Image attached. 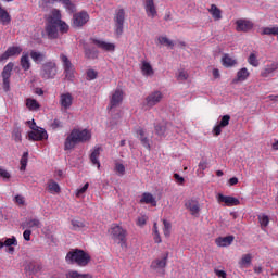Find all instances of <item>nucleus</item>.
<instances>
[{
    "label": "nucleus",
    "instance_id": "obj_1",
    "mask_svg": "<svg viewBox=\"0 0 278 278\" xmlns=\"http://www.w3.org/2000/svg\"><path fill=\"white\" fill-rule=\"evenodd\" d=\"M90 138H92V132L89 129L74 128L65 140V151L75 149V144L80 142H88Z\"/></svg>",
    "mask_w": 278,
    "mask_h": 278
},
{
    "label": "nucleus",
    "instance_id": "obj_2",
    "mask_svg": "<svg viewBox=\"0 0 278 278\" xmlns=\"http://www.w3.org/2000/svg\"><path fill=\"white\" fill-rule=\"evenodd\" d=\"M65 260L67 264H77L84 267L90 264V254L86 253L84 250H75L68 252Z\"/></svg>",
    "mask_w": 278,
    "mask_h": 278
},
{
    "label": "nucleus",
    "instance_id": "obj_3",
    "mask_svg": "<svg viewBox=\"0 0 278 278\" xmlns=\"http://www.w3.org/2000/svg\"><path fill=\"white\" fill-rule=\"evenodd\" d=\"M109 233H111L112 240L117 242L122 249H127V230L118 225L111 226Z\"/></svg>",
    "mask_w": 278,
    "mask_h": 278
},
{
    "label": "nucleus",
    "instance_id": "obj_4",
    "mask_svg": "<svg viewBox=\"0 0 278 278\" xmlns=\"http://www.w3.org/2000/svg\"><path fill=\"white\" fill-rule=\"evenodd\" d=\"M31 131L28 132V140H33L35 142H40V140H47L49 138V134L45 128H40L36 125L34 119L26 122Z\"/></svg>",
    "mask_w": 278,
    "mask_h": 278
},
{
    "label": "nucleus",
    "instance_id": "obj_5",
    "mask_svg": "<svg viewBox=\"0 0 278 278\" xmlns=\"http://www.w3.org/2000/svg\"><path fill=\"white\" fill-rule=\"evenodd\" d=\"M123 99H125V92H123V89H115L110 94V102L108 105L109 112H114L116 108H119V105L123 104Z\"/></svg>",
    "mask_w": 278,
    "mask_h": 278
},
{
    "label": "nucleus",
    "instance_id": "obj_6",
    "mask_svg": "<svg viewBox=\"0 0 278 278\" xmlns=\"http://www.w3.org/2000/svg\"><path fill=\"white\" fill-rule=\"evenodd\" d=\"M166 266H168V252H165L161 257L152 261L150 268L154 270V273L166 275Z\"/></svg>",
    "mask_w": 278,
    "mask_h": 278
},
{
    "label": "nucleus",
    "instance_id": "obj_7",
    "mask_svg": "<svg viewBox=\"0 0 278 278\" xmlns=\"http://www.w3.org/2000/svg\"><path fill=\"white\" fill-rule=\"evenodd\" d=\"M114 31L116 36H123L125 27V9H117L115 11L114 17Z\"/></svg>",
    "mask_w": 278,
    "mask_h": 278
},
{
    "label": "nucleus",
    "instance_id": "obj_8",
    "mask_svg": "<svg viewBox=\"0 0 278 278\" xmlns=\"http://www.w3.org/2000/svg\"><path fill=\"white\" fill-rule=\"evenodd\" d=\"M58 21H60L59 17L55 18L52 12L46 26V33L51 40L58 38Z\"/></svg>",
    "mask_w": 278,
    "mask_h": 278
},
{
    "label": "nucleus",
    "instance_id": "obj_9",
    "mask_svg": "<svg viewBox=\"0 0 278 278\" xmlns=\"http://www.w3.org/2000/svg\"><path fill=\"white\" fill-rule=\"evenodd\" d=\"M90 41L91 45H94L96 47H98V49L106 51L108 53H114V51H116V45H114L113 42H108L104 39L97 37L91 38Z\"/></svg>",
    "mask_w": 278,
    "mask_h": 278
},
{
    "label": "nucleus",
    "instance_id": "obj_10",
    "mask_svg": "<svg viewBox=\"0 0 278 278\" xmlns=\"http://www.w3.org/2000/svg\"><path fill=\"white\" fill-rule=\"evenodd\" d=\"M216 199L219 205L224 204L226 207H235L236 205H240V200L231 195H225L223 193H218L216 195Z\"/></svg>",
    "mask_w": 278,
    "mask_h": 278
},
{
    "label": "nucleus",
    "instance_id": "obj_11",
    "mask_svg": "<svg viewBox=\"0 0 278 278\" xmlns=\"http://www.w3.org/2000/svg\"><path fill=\"white\" fill-rule=\"evenodd\" d=\"M21 53H23L21 46L9 47L5 52L1 54L0 62H5V60H10V58H18Z\"/></svg>",
    "mask_w": 278,
    "mask_h": 278
},
{
    "label": "nucleus",
    "instance_id": "obj_12",
    "mask_svg": "<svg viewBox=\"0 0 278 278\" xmlns=\"http://www.w3.org/2000/svg\"><path fill=\"white\" fill-rule=\"evenodd\" d=\"M73 93L71 92H63L59 97V105H61V110H71L73 108Z\"/></svg>",
    "mask_w": 278,
    "mask_h": 278
},
{
    "label": "nucleus",
    "instance_id": "obj_13",
    "mask_svg": "<svg viewBox=\"0 0 278 278\" xmlns=\"http://www.w3.org/2000/svg\"><path fill=\"white\" fill-rule=\"evenodd\" d=\"M90 21V15L86 11H81L79 13H75L73 15V26L74 27H84L86 23Z\"/></svg>",
    "mask_w": 278,
    "mask_h": 278
},
{
    "label": "nucleus",
    "instance_id": "obj_14",
    "mask_svg": "<svg viewBox=\"0 0 278 278\" xmlns=\"http://www.w3.org/2000/svg\"><path fill=\"white\" fill-rule=\"evenodd\" d=\"M164 99V94L161 91H153L146 98L147 108H155Z\"/></svg>",
    "mask_w": 278,
    "mask_h": 278
},
{
    "label": "nucleus",
    "instance_id": "obj_15",
    "mask_svg": "<svg viewBox=\"0 0 278 278\" xmlns=\"http://www.w3.org/2000/svg\"><path fill=\"white\" fill-rule=\"evenodd\" d=\"M143 8L148 18H155V16H157L155 0H143Z\"/></svg>",
    "mask_w": 278,
    "mask_h": 278
},
{
    "label": "nucleus",
    "instance_id": "obj_16",
    "mask_svg": "<svg viewBox=\"0 0 278 278\" xmlns=\"http://www.w3.org/2000/svg\"><path fill=\"white\" fill-rule=\"evenodd\" d=\"M186 210L190 211L191 216L199 218V213L201 212V206L199 205V201L194 199L187 200L185 202Z\"/></svg>",
    "mask_w": 278,
    "mask_h": 278
},
{
    "label": "nucleus",
    "instance_id": "obj_17",
    "mask_svg": "<svg viewBox=\"0 0 278 278\" xmlns=\"http://www.w3.org/2000/svg\"><path fill=\"white\" fill-rule=\"evenodd\" d=\"M231 121L230 115H223L220 117V121L218 124H216L213 128L214 136H220L223 134V129L229 125V122Z\"/></svg>",
    "mask_w": 278,
    "mask_h": 278
},
{
    "label": "nucleus",
    "instance_id": "obj_18",
    "mask_svg": "<svg viewBox=\"0 0 278 278\" xmlns=\"http://www.w3.org/2000/svg\"><path fill=\"white\" fill-rule=\"evenodd\" d=\"M139 203L141 205H151V207H157V199L151 192L142 193Z\"/></svg>",
    "mask_w": 278,
    "mask_h": 278
},
{
    "label": "nucleus",
    "instance_id": "obj_19",
    "mask_svg": "<svg viewBox=\"0 0 278 278\" xmlns=\"http://www.w3.org/2000/svg\"><path fill=\"white\" fill-rule=\"evenodd\" d=\"M52 14L54 18H59V21H56V27H59L61 34L68 33L70 26L68 24H66V22L62 21V14L60 13V10L58 9L52 10Z\"/></svg>",
    "mask_w": 278,
    "mask_h": 278
},
{
    "label": "nucleus",
    "instance_id": "obj_20",
    "mask_svg": "<svg viewBox=\"0 0 278 278\" xmlns=\"http://www.w3.org/2000/svg\"><path fill=\"white\" fill-rule=\"evenodd\" d=\"M237 31H251L253 29V22L251 20L240 18L236 21Z\"/></svg>",
    "mask_w": 278,
    "mask_h": 278
},
{
    "label": "nucleus",
    "instance_id": "obj_21",
    "mask_svg": "<svg viewBox=\"0 0 278 278\" xmlns=\"http://www.w3.org/2000/svg\"><path fill=\"white\" fill-rule=\"evenodd\" d=\"M222 64L223 66H225V68H232V66H236V64H238V59L229 53H225L222 56Z\"/></svg>",
    "mask_w": 278,
    "mask_h": 278
},
{
    "label": "nucleus",
    "instance_id": "obj_22",
    "mask_svg": "<svg viewBox=\"0 0 278 278\" xmlns=\"http://www.w3.org/2000/svg\"><path fill=\"white\" fill-rule=\"evenodd\" d=\"M42 227V224L40 223V219L38 218H27L23 223V228L24 229H40Z\"/></svg>",
    "mask_w": 278,
    "mask_h": 278
},
{
    "label": "nucleus",
    "instance_id": "obj_23",
    "mask_svg": "<svg viewBox=\"0 0 278 278\" xmlns=\"http://www.w3.org/2000/svg\"><path fill=\"white\" fill-rule=\"evenodd\" d=\"M137 137L139 140H141V144L146 148L151 150V144L149 143V139L147 138V131H144V128H138L136 130Z\"/></svg>",
    "mask_w": 278,
    "mask_h": 278
},
{
    "label": "nucleus",
    "instance_id": "obj_24",
    "mask_svg": "<svg viewBox=\"0 0 278 278\" xmlns=\"http://www.w3.org/2000/svg\"><path fill=\"white\" fill-rule=\"evenodd\" d=\"M253 262V255L251 253L243 254L238 262L239 268H249Z\"/></svg>",
    "mask_w": 278,
    "mask_h": 278
},
{
    "label": "nucleus",
    "instance_id": "obj_25",
    "mask_svg": "<svg viewBox=\"0 0 278 278\" xmlns=\"http://www.w3.org/2000/svg\"><path fill=\"white\" fill-rule=\"evenodd\" d=\"M25 105L29 112H38L40 110V102L34 98H26Z\"/></svg>",
    "mask_w": 278,
    "mask_h": 278
},
{
    "label": "nucleus",
    "instance_id": "obj_26",
    "mask_svg": "<svg viewBox=\"0 0 278 278\" xmlns=\"http://www.w3.org/2000/svg\"><path fill=\"white\" fill-rule=\"evenodd\" d=\"M211 14L213 21H222L223 20V10L218 9L216 4H211L207 10Z\"/></svg>",
    "mask_w": 278,
    "mask_h": 278
},
{
    "label": "nucleus",
    "instance_id": "obj_27",
    "mask_svg": "<svg viewBox=\"0 0 278 278\" xmlns=\"http://www.w3.org/2000/svg\"><path fill=\"white\" fill-rule=\"evenodd\" d=\"M101 155V148L96 147L90 155V161L93 166H97V168H101V162H99V156Z\"/></svg>",
    "mask_w": 278,
    "mask_h": 278
},
{
    "label": "nucleus",
    "instance_id": "obj_28",
    "mask_svg": "<svg viewBox=\"0 0 278 278\" xmlns=\"http://www.w3.org/2000/svg\"><path fill=\"white\" fill-rule=\"evenodd\" d=\"M155 42H156V45H161L163 47H168L169 49H174V47H175V42H173V40H170L166 36H159L155 39Z\"/></svg>",
    "mask_w": 278,
    "mask_h": 278
},
{
    "label": "nucleus",
    "instance_id": "obj_29",
    "mask_svg": "<svg viewBox=\"0 0 278 278\" xmlns=\"http://www.w3.org/2000/svg\"><path fill=\"white\" fill-rule=\"evenodd\" d=\"M233 243V236L219 237L215 240V244L218 247H231Z\"/></svg>",
    "mask_w": 278,
    "mask_h": 278
},
{
    "label": "nucleus",
    "instance_id": "obj_30",
    "mask_svg": "<svg viewBox=\"0 0 278 278\" xmlns=\"http://www.w3.org/2000/svg\"><path fill=\"white\" fill-rule=\"evenodd\" d=\"M48 3H55V1H59L60 3H63L65 10L70 12V14H73L75 12V4L71 2V0H46Z\"/></svg>",
    "mask_w": 278,
    "mask_h": 278
},
{
    "label": "nucleus",
    "instance_id": "obj_31",
    "mask_svg": "<svg viewBox=\"0 0 278 278\" xmlns=\"http://www.w3.org/2000/svg\"><path fill=\"white\" fill-rule=\"evenodd\" d=\"M10 77H12V74L10 71L2 72V79H3L2 88L4 92H10Z\"/></svg>",
    "mask_w": 278,
    "mask_h": 278
},
{
    "label": "nucleus",
    "instance_id": "obj_32",
    "mask_svg": "<svg viewBox=\"0 0 278 278\" xmlns=\"http://www.w3.org/2000/svg\"><path fill=\"white\" fill-rule=\"evenodd\" d=\"M12 22V17L10 16V13L3 7L0 9V23L1 25H10Z\"/></svg>",
    "mask_w": 278,
    "mask_h": 278
},
{
    "label": "nucleus",
    "instance_id": "obj_33",
    "mask_svg": "<svg viewBox=\"0 0 278 278\" xmlns=\"http://www.w3.org/2000/svg\"><path fill=\"white\" fill-rule=\"evenodd\" d=\"M262 36H277L278 37V26L263 27L261 29Z\"/></svg>",
    "mask_w": 278,
    "mask_h": 278
},
{
    "label": "nucleus",
    "instance_id": "obj_34",
    "mask_svg": "<svg viewBox=\"0 0 278 278\" xmlns=\"http://www.w3.org/2000/svg\"><path fill=\"white\" fill-rule=\"evenodd\" d=\"M48 190H49L50 194H60V192H61L60 185L58 182H55V180L48 181Z\"/></svg>",
    "mask_w": 278,
    "mask_h": 278
},
{
    "label": "nucleus",
    "instance_id": "obj_35",
    "mask_svg": "<svg viewBox=\"0 0 278 278\" xmlns=\"http://www.w3.org/2000/svg\"><path fill=\"white\" fill-rule=\"evenodd\" d=\"M248 78H249V72L239 71L237 73V77L232 80V84H240L242 81H247Z\"/></svg>",
    "mask_w": 278,
    "mask_h": 278
},
{
    "label": "nucleus",
    "instance_id": "obj_36",
    "mask_svg": "<svg viewBox=\"0 0 278 278\" xmlns=\"http://www.w3.org/2000/svg\"><path fill=\"white\" fill-rule=\"evenodd\" d=\"M207 170V161H201L198 165L197 175L199 177H205V172Z\"/></svg>",
    "mask_w": 278,
    "mask_h": 278
},
{
    "label": "nucleus",
    "instance_id": "obj_37",
    "mask_svg": "<svg viewBox=\"0 0 278 278\" xmlns=\"http://www.w3.org/2000/svg\"><path fill=\"white\" fill-rule=\"evenodd\" d=\"M21 66L24 71H29L31 64L29 63V54L24 53L21 58Z\"/></svg>",
    "mask_w": 278,
    "mask_h": 278
},
{
    "label": "nucleus",
    "instance_id": "obj_38",
    "mask_svg": "<svg viewBox=\"0 0 278 278\" xmlns=\"http://www.w3.org/2000/svg\"><path fill=\"white\" fill-rule=\"evenodd\" d=\"M88 188H90V184L86 182L83 187L78 188V189L75 191V197H76L77 199L84 198V194H86Z\"/></svg>",
    "mask_w": 278,
    "mask_h": 278
},
{
    "label": "nucleus",
    "instance_id": "obj_39",
    "mask_svg": "<svg viewBox=\"0 0 278 278\" xmlns=\"http://www.w3.org/2000/svg\"><path fill=\"white\" fill-rule=\"evenodd\" d=\"M258 222H260L262 229H266V227H268V225L270 223V218H268V215L262 214V215H258Z\"/></svg>",
    "mask_w": 278,
    "mask_h": 278
},
{
    "label": "nucleus",
    "instance_id": "obj_40",
    "mask_svg": "<svg viewBox=\"0 0 278 278\" xmlns=\"http://www.w3.org/2000/svg\"><path fill=\"white\" fill-rule=\"evenodd\" d=\"M60 58L63 64V68H65V71H71L73 68V63H71L68 56H66L65 54H61Z\"/></svg>",
    "mask_w": 278,
    "mask_h": 278
},
{
    "label": "nucleus",
    "instance_id": "obj_41",
    "mask_svg": "<svg viewBox=\"0 0 278 278\" xmlns=\"http://www.w3.org/2000/svg\"><path fill=\"white\" fill-rule=\"evenodd\" d=\"M29 161V152H24L22 157H21V161H20V164H21V167L20 169L21 170H26L27 168V162Z\"/></svg>",
    "mask_w": 278,
    "mask_h": 278
},
{
    "label": "nucleus",
    "instance_id": "obj_42",
    "mask_svg": "<svg viewBox=\"0 0 278 278\" xmlns=\"http://www.w3.org/2000/svg\"><path fill=\"white\" fill-rule=\"evenodd\" d=\"M163 225H164L163 233L165 238H170V229H173V225L170 224V222L166 219L163 220Z\"/></svg>",
    "mask_w": 278,
    "mask_h": 278
},
{
    "label": "nucleus",
    "instance_id": "obj_43",
    "mask_svg": "<svg viewBox=\"0 0 278 278\" xmlns=\"http://www.w3.org/2000/svg\"><path fill=\"white\" fill-rule=\"evenodd\" d=\"M4 247H18V240H16V237L5 238L3 239Z\"/></svg>",
    "mask_w": 278,
    "mask_h": 278
},
{
    "label": "nucleus",
    "instance_id": "obj_44",
    "mask_svg": "<svg viewBox=\"0 0 278 278\" xmlns=\"http://www.w3.org/2000/svg\"><path fill=\"white\" fill-rule=\"evenodd\" d=\"M72 227H73V229H75V231H81V229H84V227H86V223H84L81 220L73 219Z\"/></svg>",
    "mask_w": 278,
    "mask_h": 278
},
{
    "label": "nucleus",
    "instance_id": "obj_45",
    "mask_svg": "<svg viewBox=\"0 0 278 278\" xmlns=\"http://www.w3.org/2000/svg\"><path fill=\"white\" fill-rule=\"evenodd\" d=\"M114 170L119 177H123L125 175V165L121 162H115Z\"/></svg>",
    "mask_w": 278,
    "mask_h": 278
},
{
    "label": "nucleus",
    "instance_id": "obj_46",
    "mask_svg": "<svg viewBox=\"0 0 278 278\" xmlns=\"http://www.w3.org/2000/svg\"><path fill=\"white\" fill-rule=\"evenodd\" d=\"M30 58L34 62H42L45 60V54L37 52V51H31L30 52Z\"/></svg>",
    "mask_w": 278,
    "mask_h": 278
},
{
    "label": "nucleus",
    "instance_id": "obj_47",
    "mask_svg": "<svg viewBox=\"0 0 278 278\" xmlns=\"http://www.w3.org/2000/svg\"><path fill=\"white\" fill-rule=\"evenodd\" d=\"M147 220H149V216H147L146 214H141L137 217L136 225L138 227H144V225H147Z\"/></svg>",
    "mask_w": 278,
    "mask_h": 278
},
{
    "label": "nucleus",
    "instance_id": "obj_48",
    "mask_svg": "<svg viewBox=\"0 0 278 278\" xmlns=\"http://www.w3.org/2000/svg\"><path fill=\"white\" fill-rule=\"evenodd\" d=\"M12 138L15 140V142H22L23 136H22V130L21 128H14L12 132Z\"/></svg>",
    "mask_w": 278,
    "mask_h": 278
},
{
    "label": "nucleus",
    "instance_id": "obj_49",
    "mask_svg": "<svg viewBox=\"0 0 278 278\" xmlns=\"http://www.w3.org/2000/svg\"><path fill=\"white\" fill-rule=\"evenodd\" d=\"M0 177L3 179V181H10V179H12V174H10L8 169L0 167Z\"/></svg>",
    "mask_w": 278,
    "mask_h": 278
},
{
    "label": "nucleus",
    "instance_id": "obj_50",
    "mask_svg": "<svg viewBox=\"0 0 278 278\" xmlns=\"http://www.w3.org/2000/svg\"><path fill=\"white\" fill-rule=\"evenodd\" d=\"M248 62L249 64H251V66H260V61L257 60V55L255 53L250 54V56L248 58Z\"/></svg>",
    "mask_w": 278,
    "mask_h": 278
},
{
    "label": "nucleus",
    "instance_id": "obj_51",
    "mask_svg": "<svg viewBox=\"0 0 278 278\" xmlns=\"http://www.w3.org/2000/svg\"><path fill=\"white\" fill-rule=\"evenodd\" d=\"M178 81H186L189 77L188 71H180L176 74Z\"/></svg>",
    "mask_w": 278,
    "mask_h": 278
},
{
    "label": "nucleus",
    "instance_id": "obj_52",
    "mask_svg": "<svg viewBox=\"0 0 278 278\" xmlns=\"http://www.w3.org/2000/svg\"><path fill=\"white\" fill-rule=\"evenodd\" d=\"M155 131L157 134V136H166V126L163 125H156L155 126Z\"/></svg>",
    "mask_w": 278,
    "mask_h": 278
},
{
    "label": "nucleus",
    "instance_id": "obj_53",
    "mask_svg": "<svg viewBox=\"0 0 278 278\" xmlns=\"http://www.w3.org/2000/svg\"><path fill=\"white\" fill-rule=\"evenodd\" d=\"M66 278H81V274L77 270H70L65 275Z\"/></svg>",
    "mask_w": 278,
    "mask_h": 278
},
{
    "label": "nucleus",
    "instance_id": "obj_54",
    "mask_svg": "<svg viewBox=\"0 0 278 278\" xmlns=\"http://www.w3.org/2000/svg\"><path fill=\"white\" fill-rule=\"evenodd\" d=\"M141 71H153L151 63L147 60L141 61Z\"/></svg>",
    "mask_w": 278,
    "mask_h": 278
},
{
    "label": "nucleus",
    "instance_id": "obj_55",
    "mask_svg": "<svg viewBox=\"0 0 278 278\" xmlns=\"http://www.w3.org/2000/svg\"><path fill=\"white\" fill-rule=\"evenodd\" d=\"M25 270L26 273L30 274L38 273V269H36V264L34 263H29L28 265H26Z\"/></svg>",
    "mask_w": 278,
    "mask_h": 278
},
{
    "label": "nucleus",
    "instance_id": "obj_56",
    "mask_svg": "<svg viewBox=\"0 0 278 278\" xmlns=\"http://www.w3.org/2000/svg\"><path fill=\"white\" fill-rule=\"evenodd\" d=\"M14 201L17 205H25V197L21 194L15 195Z\"/></svg>",
    "mask_w": 278,
    "mask_h": 278
},
{
    "label": "nucleus",
    "instance_id": "obj_57",
    "mask_svg": "<svg viewBox=\"0 0 278 278\" xmlns=\"http://www.w3.org/2000/svg\"><path fill=\"white\" fill-rule=\"evenodd\" d=\"M97 71H88L87 72V79L92 81V79H97Z\"/></svg>",
    "mask_w": 278,
    "mask_h": 278
},
{
    "label": "nucleus",
    "instance_id": "obj_58",
    "mask_svg": "<svg viewBox=\"0 0 278 278\" xmlns=\"http://www.w3.org/2000/svg\"><path fill=\"white\" fill-rule=\"evenodd\" d=\"M52 129H60L62 128V121L60 119H54L52 122V125H51Z\"/></svg>",
    "mask_w": 278,
    "mask_h": 278
},
{
    "label": "nucleus",
    "instance_id": "obj_59",
    "mask_svg": "<svg viewBox=\"0 0 278 278\" xmlns=\"http://www.w3.org/2000/svg\"><path fill=\"white\" fill-rule=\"evenodd\" d=\"M23 238H24V240H26V242H29V240H31V230L26 229V230L23 232Z\"/></svg>",
    "mask_w": 278,
    "mask_h": 278
},
{
    "label": "nucleus",
    "instance_id": "obj_60",
    "mask_svg": "<svg viewBox=\"0 0 278 278\" xmlns=\"http://www.w3.org/2000/svg\"><path fill=\"white\" fill-rule=\"evenodd\" d=\"M214 273L219 278H227V273L225 270L215 269Z\"/></svg>",
    "mask_w": 278,
    "mask_h": 278
},
{
    "label": "nucleus",
    "instance_id": "obj_61",
    "mask_svg": "<svg viewBox=\"0 0 278 278\" xmlns=\"http://www.w3.org/2000/svg\"><path fill=\"white\" fill-rule=\"evenodd\" d=\"M174 179L179 186H181L185 181L184 177H181L179 174H174Z\"/></svg>",
    "mask_w": 278,
    "mask_h": 278
},
{
    "label": "nucleus",
    "instance_id": "obj_62",
    "mask_svg": "<svg viewBox=\"0 0 278 278\" xmlns=\"http://www.w3.org/2000/svg\"><path fill=\"white\" fill-rule=\"evenodd\" d=\"M153 236V240L155 242V244H162V237L160 236V232L152 235Z\"/></svg>",
    "mask_w": 278,
    "mask_h": 278
},
{
    "label": "nucleus",
    "instance_id": "obj_63",
    "mask_svg": "<svg viewBox=\"0 0 278 278\" xmlns=\"http://www.w3.org/2000/svg\"><path fill=\"white\" fill-rule=\"evenodd\" d=\"M238 184V177H232L228 180L229 186H236Z\"/></svg>",
    "mask_w": 278,
    "mask_h": 278
},
{
    "label": "nucleus",
    "instance_id": "obj_64",
    "mask_svg": "<svg viewBox=\"0 0 278 278\" xmlns=\"http://www.w3.org/2000/svg\"><path fill=\"white\" fill-rule=\"evenodd\" d=\"M3 71H14V63H8L4 66Z\"/></svg>",
    "mask_w": 278,
    "mask_h": 278
}]
</instances>
